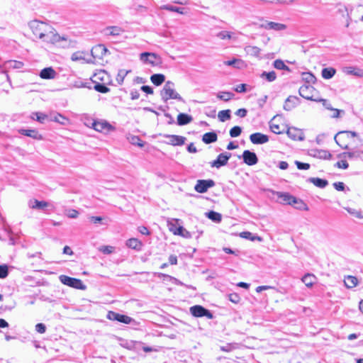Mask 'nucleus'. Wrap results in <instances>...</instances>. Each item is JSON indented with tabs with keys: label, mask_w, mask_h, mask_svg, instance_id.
Returning <instances> with one entry per match:
<instances>
[{
	"label": "nucleus",
	"mask_w": 363,
	"mask_h": 363,
	"mask_svg": "<svg viewBox=\"0 0 363 363\" xmlns=\"http://www.w3.org/2000/svg\"><path fill=\"white\" fill-rule=\"evenodd\" d=\"M28 26L33 35L45 43L53 45L63 43L61 45L62 47H67L70 45V40H68L65 35H60L55 29L47 23L33 20L29 23Z\"/></svg>",
	"instance_id": "obj_1"
},
{
	"label": "nucleus",
	"mask_w": 363,
	"mask_h": 363,
	"mask_svg": "<svg viewBox=\"0 0 363 363\" xmlns=\"http://www.w3.org/2000/svg\"><path fill=\"white\" fill-rule=\"evenodd\" d=\"M275 195L281 204L294 206L296 208L299 210H308L307 205L301 199L296 198L288 192L277 191Z\"/></svg>",
	"instance_id": "obj_2"
},
{
	"label": "nucleus",
	"mask_w": 363,
	"mask_h": 363,
	"mask_svg": "<svg viewBox=\"0 0 363 363\" xmlns=\"http://www.w3.org/2000/svg\"><path fill=\"white\" fill-rule=\"evenodd\" d=\"M162 99L166 102L169 99H176L184 102L183 98L175 90V84L172 81L166 82L160 92Z\"/></svg>",
	"instance_id": "obj_3"
},
{
	"label": "nucleus",
	"mask_w": 363,
	"mask_h": 363,
	"mask_svg": "<svg viewBox=\"0 0 363 363\" xmlns=\"http://www.w3.org/2000/svg\"><path fill=\"white\" fill-rule=\"evenodd\" d=\"M59 279L63 284L70 287L82 290L86 289V286L82 283V280L79 279L72 278L66 275H60Z\"/></svg>",
	"instance_id": "obj_4"
},
{
	"label": "nucleus",
	"mask_w": 363,
	"mask_h": 363,
	"mask_svg": "<svg viewBox=\"0 0 363 363\" xmlns=\"http://www.w3.org/2000/svg\"><path fill=\"white\" fill-rule=\"evenodd\" d=\"M315 92V89L311 84H304L298 90L300 96L303 98L310 101H318V99L314 98Z\"/></svg>",
	"instance_id": "obj_5"
},
{
	"label": "nucleus",
	"mask_w": 363,
	"mask_h": 363,
	"mask_svg": "<svg viewBox=\"0 0 363 363\" xmlns=\"http://www.w3.org/2000/svg\"><path fill=\"white\" fill-rule=\"evenodd\" d=\"M357 136V133L354 131H350V130H345V131H340L337 133L334 139L336 142V143L340 146L342 149H347L348 145L342 143V140L345 138V137H347L348 138H355Z\"/></svg>",
	"instance_id": "obj_6"
},
{
	"label": "nucleus",
	"mask_w": 363,
	"mask_h": 363,
	"mask_svg": "<svg viewBox=\"0 0 363 363\" xmlns=\"http://www.w3.org/2000/svg\"><path fill=\"white\" fill-rule=\"evenodd\" d=\"M215 186V182L212 179H199L194 186V189L198 193H205L209 188Z\"/></svg>",
	"instance_id": "obj_7"
},
{
	"label": "nucleus",
	"mask_w": 363,
	"mask_h": 363,
	"mask_svg": "<svg viewBox=\"0 0 363 363\" xmlns=\"http://www.w3.org/2000/svg\"><path fill=\"white\" fill-rule=\"evenodd\" d=\"M91 127L96 131L102 133L104 131H113L115 128L106 121H94Z\"/></svg>",
	"instance_id": "obj_8"
},
{
	"label": "nucleus",
	"mask_w": 363,
	"mask_h": 363,
	"mask_svg": "<svg viewBox=\"0 0 363 363\" xmlns=\"http://www.w3.org/2000/svg\"><path fill=\"white\" fill-rule=\"evenodd\" d=\"M231 157V153L230 152H224L220 153L218 155L216 160L210 162L211 167H216L217 169L220 168L223 166L227 164L228 161Z\"/></svg>",
	"instance_id": "obj_9"
},
{
	"label": "nucleus",
	"mask_w": 363,
	"mask_h": 363,
	"mask_svg": "<svg viewBox=\"0 0 363 363\" xmlns=\"http://www.w3.org/2000/svg\"><path fill=\"white\" fill-rule=\"evenodd\" d=\"M191 313L195 317H207L209 319L213 318L212 313L204 307L196 305L190 308Z\"/></svg>",
	"instance_id": "obj_10"
},
{
	"label": "nucleus",
	"mask_w": 363,
	"mask_h": 363,
	"mask_svg": "<svg viewBox=\"0 0 363 363\" xmlns=\"http://www.w3.org/2000/svg\"><path fill=\"white\" fill-rule=\"evenodd\" d=\"M123 32L124 30L121 27L117 26H107L102 30V33L106 37L111 36L115 38L120 36Z\"/></svg>",
	"instance_id": "obj_11"
},
{
	"label": "nucleus",
	"mask_w": 363,
	"mask_h": 363,
	"mask_svg": "<svg viewBox=\"0 0 363 363\" xmlns=\"http://www.w3.org/2000/svg\"><path fill=\"white\" fill-rule=\"evenodd\" d=\"M91 52L94 58L102 59L107 53H109V51L105 45L99 44L93 47Z\"/></svg>",
	"instance_id": "obj_12"
},
{
	"label": "nucleus",
	"mask_w": 363,
	"mask_h": 363,
	"mask_svg": "<svg viewBox=\"0 0 363 363\" xmlns=\"http://www.w3.org/2000/svg\"><path fill=\"white\" fill-rule=\"evenodd\" d=\"M107 318L111 320H116L125 324H129L132 321V318L130 317L113 311H109L108 313Z\"/></svg>",
	"instance_id": "obj_13"
},
{
	"label": "nucleus",
	"mask_w": 363,
	"mask_h": 363,
	"mask_svg": "<svg viewBox=\"0 0 363 363\" xmlns=\"http://www.w3.org/2000/svg\"><path fill=\"white\" fill-rule=\"evenodd\" d=\"M140 59L145 63L155 66L158 65L157 60H160V57L153 52H143L140 54Z\"/></svg>",
	"instance_id": "obj_14"
},
{
	"label": "nucleus",
	"mask_w": 363,
	"mask_h": 363,
	"mask_svg": "<svg viewBox=\"0 0 363 363\" xmlns=\"http://www.w3.org/2000/svg\"><path fill=\"white\" fill-rule=\"evenodd\" d=\"M242 159L245 164L252 166L258 162L257 155L250 150H245L242 153Z\"/></svg>",
	"instance_id": "obj_15"
},
{
	"label": "nucleus",
	"mask_w": 363,
	"mask_h": 363,
	"mask_svg": "<svg viewBox=\"0 0 363 363\" xmlns=\"http://www.w3.org/2000/svg\"><path fill=\"white\" fill-rule=\"evenodd\" d=\"M251 143L256 145H262L269 141V137L261 133H255L250 135Z\"/></svg>",
	"instance_id": "obj_16"
},
{
	"label": "nucleus",
	"mask_w": 363,
	"mask_h": 363,
	"mask_svg": "<svg viewBox=\"0 0 363 363\" xmlns=\"http://www.w3.org/2000/svg\"><path fill=\"white\" fill-rule=\"evenodd\" d=\"M288 136L294 140H303L304 134L301 129L296 128H289L286 132Z\"/></svg>",
	"instance_id": "obj_17"
},
{
	"label": "nucleus",
	"mask_w": 363,
	"mask_h": 363,
	"mask_svg": "<svg viewBox=\"0 0 363 363\" xmlns=\"http://www.w3.org/2000/svg\"><path fill=\"white\" fill-rule=\"evenodd\" d=\"M340 157L346 158L350 160H363V150H356L352 152H345L339 155Z\"/></svg>",
	"instance_id": "obj_18"
},
{
	"label": "nucleus",
	"mask_w": 363,
	"mask_h": 363,
	"mask_svg": "<svg viewBox=\"0 0 363 363\" xmlns=\"http://www.w3.org/2000/svg\"><path fill=\"white\" fill-rule=\"evenodd\" d=\"M164 137L169 139L167 143L172 145H182L186 140L184 136L176 135H167Z\"/></svg>",
	"instance_id": "obj_19"
},
{
	"label": "nucleus",
	"mask_w": 363,
	"mask_h": 363,
	"mask_svg": "<svg viewBox=\"0 0 363 363\" xmlns=\"http://www.w3.org/2000/svg\"><path fill=\"white\" fill-rule=\"evenodd\" d=\"M299 103V99L295 96H289L285 101L284 109L289 111L295 108Z\"/></svg>",
	"instance_id": "obj_20"
},
{
	"label": "nucleus",
	"mask_w": 363,
	"mask_h": 363,
	"mask_svg": "<svg viewBox=\"0 0 363 363\" xmlns=\"http://www.w3.org/2000/svg\"><path fill=\"white\" fill-rule=\"evenodd\" d=\"M40 77L45 79H55L57 72L52 67H46L43 69L40 72Z\"/></svg>",
	"instance_id": "obj_21"
},
{
	"label": "nucleus",
	"mask_w": 363,
	"mask_h": 363,
	"mask_svg": "<svg viewBox=\"0 0 363 363\" xmlns=\"http://www.w3.org/2000/svg\"><path fill=\"white\" fill-rule=\"evenodd\" d=\"M260 27L267 30H281L286 28V26L284 24L275 22H267L266 23L262 24Z\"/></svg>",
	"instance_id": "obj_22"
},
{
	"label": "nucleus",
	"mask_w": 363,
	"mask_h": 363,
	"mask_svg": "<svg viewBox=\"0 0 363 363\" xmlns=\"http://www.w3.org/2000/svg\"><path fill=\"white\" fill-rule=\"evenodd\" d=\"M18 132L23 135L35 140H42L43 138L42 135L35 129H21Z\"/></svg>",
	"instance_id": "obj_23"
},
{
	"label": "nucleus",
	"mask_w": 363,
	"mask_h": 363,
	"mask_svg": "<svg viewBox=\"0 0 363 363\" xmlns=\"http://www.w3.org/2000/svg\"><path fill=\"white\" fill-rule=\"evenodd\" d=\"M311 155L313 156L314 157L324 160L330 159L332 157V155L329 151L324 150H312Z\"/></svg>",
	"instance_id": "obj_24"
},
{
	"label": "nucleus",
	"mask_w": 363,
	"mask_h": 363,
	"mask_svg": "<svg viewBox=\"0 0 363 363\" xmlns=\"http://www.w3.org/2000/svg\"><path fill=\"white\" fill-rule=\"evenodd\" d=\"M49 206V203L44 201L31 199L28 202V206L33 209H43Z\"/></svg>",
	"instance_id": "obj_25"
},
{
	"label": "nucleus",
	"mask_w": 363,
	"mask_h": 363,
	"mask_svg": "<svg viewBox=\"0 0 363 363\" xmlns=\"http://www.w3.org/2000/svg\"><path fill=\"white\" fill-rule=\"evenodd\" d=\"M126 246L129 248L140 251L142 249L143 243L137 238H130L126 241Z\"/></svg>",
	"instance_id": "obj_26"
},
{
	"label": "nucleus",
	"mask_w": 363,
	"mask_h": 363,
	"mask_svg": "<svg viewBox=\"0 0 363 363\" xmlns=\"http://www.w3.org/2000/svg\"><path fill=\"white\" fill-rule=\"evenodd\" d=\"M4 66L8 69H21L23 67L24 64L21 61L9 60L5 62Z\"/></svg>",
	"instance_id": "obj_27"
},
{
	"label": "nucleus",
	"mask_w": 363,
	"mask_h": 363,
	"mask_svg": "<svg viewBox=\"0 0 363 363\" xmlns=\"http://www.w3.org/2000/svg\"><path fill=\"white\" fill-rule=\"evenodd\" d=\"M192 116L186 113H179L177 116V124L184 125L192 121Z\"/></svg>",
	"instance_id": "obj_28"
},
{
	"label": "nucleus",
	"mask_w": 363,
	"mask_h": 363,
	"mask_svg": "<svg viewBox=\"0 0 363 363\" xmlns=\"http://www.w3.org/2000/svg\"><path fill=\"white\" fill-rule=\"evenodd\" d=\"M244 50L247 55L253 57H259L261 52V50L258 47L252 45L245 46Z\"/></svg>",
	"instance_id": "obj_29"
},
{
	"label": "nucleus",
	"mask_w": 363,
	"mask_h": 363,
	"mask_svg": "<svg viewBox=\"0 0 363 363\" xmlns=\"http://www.w3.org/2000/svg\"><path fill=\"white\" fill-rule=\"evenodd\" d=\"M308 182L321 189L325 188L328 184V182L326 179L320 178L311 177L308 179Z\"/></svg>",
	"instance_id": "obj_30"
},
{
	"label": "nucleus",
	"mask_w": 363,
	"mask_h": 363,
	"mask_svg": "<svg viewBox=\"0 0 363 363\" xmlns=\"http://www.w3.org/2000/svg\"><path fill=\"white\" fill-rule=\"evenodd\" d=\"M218 136L214 132H209L205 133L202 137V140L206 144H210L217 140Z\"/></svg>",
	"instance_id": "obj_31"
},
{
	"label": "nucleus",
	"mask_w": 363,
	"mask_h": 363,
	"mask_svg": "<svg viewBox=\"0 0 363 363\" xmlns=\"http://www.w3.org/2000/svg\"><path fill=\"white\" fill-rule=\"evenodd\" d=\"M223 64L227 66H232L240 69L243 66L244 62L240 59L233 58L230 60L225 61Z\"/></svg>",
	"instance_id": "obj_32"
},
{
	"label": "nucleus",
	"mask_w": 363,
	"mask_h": 363,
	"mask_svg": "<svg viewBox=\"0 0 363 363\" xmlns=\"http://www.w3.org/2000/svg\"><path fill=\"white\" fill-rule=\"evenodd\" d=\"M150 80L155 85L160 86L165 81V76L162 74H154L150 77Z\"/></svg>",
	"instance_id": "obj_33"
},
{
	"label": "nucleus",
	"mask_w": 363,
	"mask_h": 363,
	"mask_svg": "<svg viewBox=\"0 0 363 363\" xmlns=\"http://www.w3.org/2000/svg\"><path fill=\"white\" fill-rule=\"evenodd\" d=\"M131 72V70H126L124 69H119L116 78V82L119 85L123 84L125 77L127 76L128 74Z\"/></svg>",
	"instance_id": "obj_34"
},
{
	"label": "nucleus",
	"mask_w": 363,
	"mask_h": 363,
	"mask_svg": "<svg viewBox=\"0 0 363 363\" xmlns=\"http://www.w3.org/2000/svg\"><path fill=\"white\" fill-rule=\"evenodd\" d=\"M344 282L347 288L352 289L357 285L358 280L355 277L347 276L345 277Z\"/></svg>",
	"instance_id": "obj_35"
},
{
	"label": "nucleus",
	"mask_w": 363,
	"mask_h": 363,
	"mask_svg": "<svg viewBox=\"0 0 363 363\" xmlns=\"http://www.w3.org/2000/svg\"><path fill=\"white\" fill-rule=\"evenodd\" d=\"M240 235L241 238H245V239L251 240V241H255V240L262 241V240L261 237L255 235L252 233L248 232V231L242 232L240 234Z\"/></svg>",
	"instance_id": "obj_36"
},
{
	"label": "nucleus",
	"mask_w": 363,
	"mask_h": 363,
	"mask_svg": "<svg viewBox=\"0 0 363 363\" xmlns=\"http://www.w3.org/2000/svg\"><path fill=\"white\" fill-rule=\"evenodd\" d=\"M315 279L316 278L314 275L307 274L302 278V281L305 284L306 286L311 287L315 283Z\"/></svg>",
	"instance_id": "obj_37"
},
{
	"label": "nucleus",
	"mask_w": 363,
	"mask_h": 363,
	"mask_svg": "<svg viewBox=\"0 0 363 363\" xmlns=\"http://www.w3.org/2000/svg\"><path fill=\"white\" fill-rule=\"evenodd\" d=\"M218 117L220 121L225 122V121H228L230 119V110H223L218 112Z\"/></svg>",
	"instance_id": "obj_38"
},
{
	"label": "nucleus",
	"mask_w": 363,
	"mask_h": 363,
	"mask_svg": "<svg viewBox=\"0 0 363 363\" xmlns=\"http://www.w3.org/2000/svg\"><path fill=\"white\" fill-rule=\"evenodd\" d=\"M50 120L52 121L57 122L62 125L65 124V121H67L65 116L60 113L51 114L50 116Z\"/></svg>",
	"instance_id": "obj_39"
},
{
	"label": "nucleus",
	"mask_w": 363,
	"mask_h": 363,
	"mask_svg": "<svg viewBox=\"0 0 363 363\" xmlns=\"http://www.w3.org/2000/svg\"><path fill=\"white\" fill-rule=\"evenodd\" d=\"M260 77L263 79H265L267 82H272L277 79V74L274 71L269 72H263Z\"/></svg>",
	"instance_id": "obj_40"
},
{
	"label": "nucleus",
	"mask_w": 363,
	"mask_h": 363,
	"mask_svg": "<svg viewBox=\"0 0 363 363\" xmlns=\"http://www.w3.org/2000/svg\"><path fill=\"white\" fill-rule=\"evenodd\" d=\"M207 217L216 223H220L222 220L221 214L213 211L208 212Z\"/></svg>",
	"instance_id": "obj_41"
},
{
	"label": "nucleus",
	"mask_w": 363,
	"mask_h": 363,
	"mask_svg": "<svg viewBox=\"0 0 363 363\" xmlns=\"http://www.w3.org/2000/svg\"><path fill=\"white\" fill-rule=\"evenodd\" d=\"M233 96L234 94L229 91H220L217 94V98L224 101H228Z\"/></svg>",
	"instance_id": "obj_42"
},
{
	"label": "nucleus",
	"mask_w": 363,
	"mask_h": 363,
	"mask_svg": "<svg viewBox=\"0 0 363 363\" xmlns=\"http://www.w3.org/2000/svg\"><path fill=\"white\" fill-rule=\"evenodd\" d=\"M303 80L307 83V84H315L316 82L315 77L311 72H304L302 74Z\"/></svg>",
	"instance_id": "obj_43"
},
{
	"label": "nucleus",
	"mask_w": 363,
	"mask_h": 363,
	"mask_svg": "<svg viewBox=\"0 0 363 363\" xmlns=\"http://www.w3.org/2000/svg\"><path fill=\"white\" fill-rule=\"evenodd\" d=\"M322 77L325 79H331L335 74V69L333 68H324L322 69Z\"/></svg>",
	"instance_id": "obj_44"
},
{
	"label": "nucleus",
	"mask_w": 363,
	"mask_h": 363,
	"mask_svg": "<svg viewBox=\"0 0 363 363\" xmlns=\"http://www.w3.org/2000/svg\"><path fill=\"white\" fill-rule=\"evenodd\" d=\"M162 9L163 10H167V11H173V12H177V13H179L180 14H184V8H180V7H177V6H171V5H164L161 7Z\"/></svg>",
	"instance_id": "obj_45"
},
{
	"label": "nucleus",
	"mask_w": 363,
	"mask_h": 363,
	"mask_svg": "<svg viewBox=\"0 0 363 363\" xmlns=\"http://www.w3.org/2000/svg\"><path fill=\"white\" fill-rule=\"evenodd\" d=\"M345 209L350 215L353 216L354 217L359 219L363 218V211L352 208H345Z\"/></svg>",
	"instance_id": "obj_46"
},
{
	"label": "nucleus",
	"mask_w": 363,
	"mask_h": 363,
	"mask_svg": "<svg viewBox=\"0 0 363 363\" xmlns=\"http://www.w3.org/2000/svg\"><path fill=\"white\" fill-rule=\"evenodd\" d=\"M176 232H174V235H180V236H182L184 238H190L191 237V235H190V233L186 230L184 227L182 226H179L177 229H176Z\"/></svg>",
	"instance_id": "obj_47"
},
{
	"label": "nucleus",
	"mask_w": 363,
	"mask_h": 363,
	"mask_svg": "<svg viewBox=\"0 0 363 363\" xmlns=\"http://www.w3.org/2000/svg\"><path fill=\"white\" fill-rule=\"evenodd\" d=\"M129 141L132 145H137L140 147L144 146V142L138 136H131L129 138Z\"/></svg>",
	"instance_id": "obj_48"
},
{
	"label": "nucleus",
	"mask_w": 363,
	"mask_h": 363,
	"mask_svg": "<svg viewBox=\"0 0 363 363\" xmlns=\"http://www.w3.org/2000/svg\"><path fill=\"white\" fill-rule=\"evenodd\" d=\"M94 88L96 91L104 94L108 93L110 91V89L108 88L105 84L100 83L95 84Z\"/></svg>",
	"instance_id": "obj_49"
},
{
	"label": "nucleus",
	"mask_w": 363,
	"mask_h": 363,
	"mask_svg": "<svg viewBox=\"0 0 363 363\" xmlns=\"http://www.w3.org/2000/svg\"><path fill=\"white\" fill-rule=\"evenodd\" d=\"M274 67L277 69L289 70V67L286 66L281 60H276L274 62Z\"/></svg>",
	"instance_id": "obj_50"
},
{
	"label": "nucleus",
	"mask_w": 363,
	"mask_h": 363,
	"mask_svg": "<svg viewBox=\"0 0 363 363\" xmlns=\"http://www.w3.org/2000/svg\"><path fill=\"white\" fill-rule=\"evenodd\" d=\"M179 221L178 219H171L167 220V225L169 231L172 232L174 234V232L177 233L176 229L178 228L177 226L176 223Z\"/></svg>",
	"instance_id": "obj_51"
},
{
	"label": "nucleus",
	"mask_w": 363,
	"mask_h": 363,
	"mask_svg": "<svg viewBox=\"0 0 363 363\" xmlns=\"http://www.w3.org/2000/svg\"><path fill=\"white\" fill-rule=\"evenodd\" d=\"M242 133V128L240 126H234L230 130V135L232 138L238 137Z\"/></svg>",
	"instance_id": "obj_52"
},
{
	"label": "nucleus",
	"mask_w": 363,
	"mask_h": 363,
	"mask_svg": "<svg viewBox=\"0 0 363 363\" xmlns=\"http://www.w3.org/2000/svg\"><path fill=\"white\" fill-rule=\"evenodd\" d=\"M99 251L105 255L111 254L114 250V247L109 245L101 246L99 248Z\"/></svg>",
	"instance_id": "obj_53"
},
{
	"label": "nucleus",
	"mask_w": 363,
	"mask_h": 363,
	"mask_svg": "<svg viewBox=\"0 0 363 363\" xmlns=\"http://www.w3.org/2000/svg\"><path fill=\"white\" fill-rule=\"evenodd\" d=\"M218 38H219L221 40H225V39H231L232 35L228 31H221L217 34Z\"/></svg>",
	"instance_id": "obj_54"
},
{
	"label": "nucleus",
	"mask_w": 363,
	"mask_h": 363,
	"mask_svg": "<svg viewBox=\"0 0 363 363\" xmlns=\"http://www.w3.org/2000/svg\"><path fill=\"white\" fill-rule=\"evenodd\" d=\"M8 274H9L8 267L5 264L0 265V278L4 279L8 276Z\"/></svg>",
	"instance_id": "obj_55"
},
{
	"label": "nucleus",
	"mask_w": 363,
	"mask_h": 363,
	"mask_svg": "<svg viewBox=\"0 0 363 363\" xmlns=\"http://www.w3.org/2000/svg\"><path fill=\"white\" fill-rule=\"evenodd\" d=\"M335 167L340 168V169H347L349 167V164L347 163V162L345 160H341L338 161L337 162H336V164H335Z\"/></svg>",
	"instance_id": "obj_56"
},
{
	"label": "nucleus",
	"mask_w": 363,
	"mask_h": 363,
	"mask_svg": "<svg viewBox=\"0 0 363 363\" xmlns=\"http://www.w3.org/2000/svg\"><path fill=\"white\" fill-rule=\"evenodd\" d=\"M270 129L275 134H280L282 133L281 128L279 125L274 124L272 122L270 123Z\"/></svg>",
	"instance_id": "obj_57"
},
{
	"label": "nucleus",
	"mask_w": 363,
	"mask_h": 363,
	"mask_svg": "<svg viewBox=\"0 0 363 363\" xmlns=\"http://www.w3.org/2000/svg\"><path fill=\"white\" fill-rule=\"evenodd\" d=\"M83 59H84L83 54L79 52H74L71 56V60L74 62L79 61V60H81Z\"/></svg>",
	"instance_id": "obj_58"
},
{
	"label": "nucleus",
	"mask_w": 363,
	"mask_h": 363,
	"mask_svg": "<svg viewBox=\"0 0 363 363\" xmlns=\"http://www.w3.org/2000/svg\"><path fill=\"white\" fill-rule=\"evenodd\" d=\"M295 164L298 169H308L310 168V164L308 163L296 161Z\"/></svg>",
	"instance_id": "obj_59"
},
{
	"label": "nucleus",
	"mask_w": 363,
	"mask_h": 363,
	"mask_svg": "<svg viewBox=\"0 0 363 363\" xmlns=\"http://www.w3.org/2000/svg\"><path fill=\"white\" fill-rule=\"evenodd\" d=\"M35 115L36 120L41 123H44L45 120L48 118V116L46 114H44L43 113L37 112L35 113Z\"/></svg>",
	"instance_id": "obj_60"
},
{
	"label": "nucleus",
	"mask_w": 363,
	"mask_h": 363,
	"mask_svg": "<svg viewBox=\"0 0 363 363\" xmlns=\"http://www.w3.org/2000/svg\"><path fill=\"white\" fill-rule=\"evenodd\" d=\"M35 330L40 334H43L46 331V327L43 323H38L35 325Z\"/></svg>",
	"instance_id": "obj_61"
},
{
	"label": "nucleus",
	"mask_w": 363,
	"mask_h": 363,
	"mask_svg": "<svg viewBox=\"0 0 363 363\" xmlns=\"http://www.w3.org/2000/svg\"><path fill=\"white\" fill-rule=\"evenodd\" d=\"M318 101H321L323 106L328 110L332 111L333 108L331 106L330 102L327 99H318Z\"/></svg>",
	"instance_id": "obj_62"
},
{
	"label": "nucleus",
	"mask_w": 363,
	"mask_h": 363,
	"mask_svg": "<svg viewBox=\"0 0 363 363\" xmlns=\"http://www.w3.org/2000/svg\"><path fill=\"white\" fill-rule=\"evenodd\" d=\"M140 342H134V341H130L127 342L123 346L128 349H133L136 347L138 345H140Z\"/></svg>",
	"instance_id": "obj_63"
},
{
	"label": "nucleus",
	"mask_w": 363,
	"mask_h": 363,
	"mask_svg": "<svg viewBox=\"0 0 363 363\" xmlns=\"http://www.w3.org/2000/svg\"><path fill=\"white\" fill-rule=\"evenodd\" d=\"M79 215V212L74 209H70L67 211V216L70 218H76Z\"/></svg>",
	"instance_id": "obj_64"
}]
</instances>
